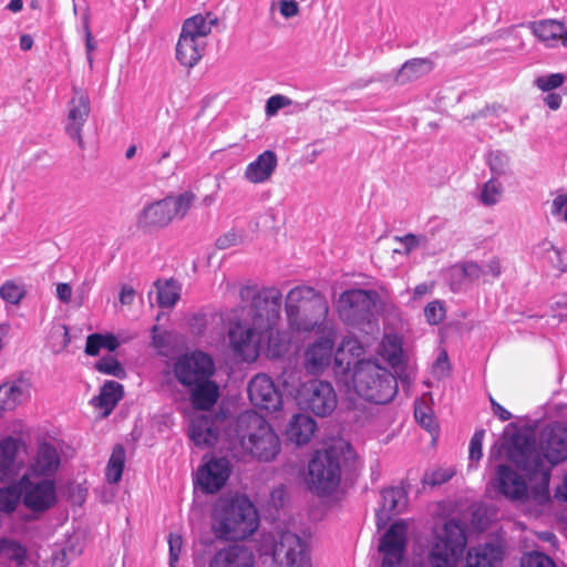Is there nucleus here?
<instances>
[{"label": "nucleus", "instance_id": "obj_1", "mask_svg": "<svg viewBox=\"0 0 567 567\" xmlns=\"http://www.w3.org/2000/svg\"><path fill=\"white\" fill-rule=\"evenodd\" d=\"M491 458H504L509 464H499L488 488L516 502L519 509L533 518L549 513V466L542 461L534 462L528 447V437L514 424H508L499 445H494Z\"/></svg>", "mask_w": 567, "mask_h": 567}, {"label": "nucleus", "instance_id": "obj_2", "mask_svg": "<svg viewBox=\"0 0 567 567\" xmlns=\"http://www.w3.org/2000/svg\"><path fill=\"white\" fill-rule=\"evenodd\" d=\"M281 295L271 289L258 296L249 306L235 311L228 331L234 353L246 362H254L262 352L268 358H281L298 350V334L280 332L275 326L280 315Z\"/></svg>", "mask_w": 567, "mask_h": 567}, {"label": "nucleus", "instance_id": "obj_3", "mask_svg": "<svg viewBox=\"0 0 567 567\" xmlns=\"http://www.w3.org/2000/svg\"><path fill=\"white\" fill-rule=\"evenodd\" d=\"M363 348L358 339L347 337L336 354V374L348 400L357 405V398L383 404L396 394V381L372 360H358Z\"/></svg>", "mask_w": 567, "mask_h": 567}, {"label": "nucleus", "instance_id": "obj_4", "mask_svg": "<svg viewBox=\"0 0 567 567\" xmlns=\"http://www.w3.org/2000/svg\"><path fill=\"white\" fill-rule=\"evenodd\" d=\"M258 526V512L246 496L220 497L216 501L212 529L218 538L241 540L252 535Z\"/></svg>", "mask_w": 567, "mask_h": 567}, {"label": "nucleus", "instance_id": "obj_5", "mask_svg": "<svg viewBox=\"0 0 567 567\" xmlns=\"http://www.w3.org/2000/svg\"><path fill=\"white\" fill-rule=\"evenodd\" d=\"M286 312L289 329L299 337L331 327L327 322L328 301L311 287L299 286L291 289L286 298Z\"/></svg>", "mask_w": 567, "mask_h": 567}, {"label": "nucleus", "instance_id": "obj_6", "mask_svg": "<svg viewBox=\"0 0 567 567\" xmlns=\"http://www.w3.org/2000/svg\"><path fill=\"white\" fill-rule=\"evenodd\" d=\"M355 460V452L342 437L333 439L323 451H318L309 463V485L319 495L333 492L340 482L341 465Z\"/></svg>", "mask_w": 567, "mask_h": 567}, {"label": "nucleus", "instance_id": "obj_7", "mask_svg": "<svg viewBox=\"0 0 567 567\" xmlns=\"http://www.w3.org/2000/svg\"><path fill=\"white\" fill-rule=\"evenodd\" d=\"M236 435L243 451L260 462H270L280 452L278 435L255 411H246L239 415Z\"/></svg>", "mask_w": 567, "mask_h": 567}, {"label": "nucleus", "instance_id": "obj_8", "mask_svg": "<svg viewBox=\"0 0 567 567\" xmlns=\"http://www.w3.org/2000/svg\"><path fill=\"white\" fill-rule=\"evenodd\" d=\"M216 23L217 18L210 12L198 13L184 21L176 44V59L182 65L193 68L200 61L206 49V38Z\"/></svg>", "mask_w": 567, "mask_h": 567}, {"label": "nucleus", "instance_id": "obj_9", "mask_svg": "<svg viewBox=\"0 0 567 567\" xmlns=\"http://www.w3.org/2000/svg\"><path fill=\"white\" fill-rule=\"evenodd\" d=\"M466 545L462 525L454 520L436 526L427 557L430 567H460Z\"/></svg>", "mask_w": 567, "mask_h": 567}, {"label": "nucleus", "instance_id": "obj_10", "mask_svg": "<svg viewBox=\"0 0 567 567\" xmlns=\"http://www.w3.org/2000/svg\"><path fill=\"white\" fill-rule=\"evenodd\" d=\"M196 200V195L185 190L146 205L138 214L137 223L143 228H161L174 219L184 218Z\"/></svg>", "mask_w": 567, "mask_h": 567}, {"label": "nucleus", "instance_id": "obj_11", "mask_svg": "<svg viewBox=\"0 0 567 567\" xmlns=\"http://www.w3.org/2000/svg\"><path fill=\"white\" fill-rule=\"evenodd\" d=\"M336 307L344 320L357 324L367 322L372 326V329H375L377 292L362 289L344 291L338 298Z\"/></svg>", "mask_w": 567, "mask_h": 567}, {"label": "nucleus", "instance_id": "obj_12", "mask_svg": "<svg viewBox=\"0 0 567 567\" xmlns=\"http://www.w3.org/2000/svg\"><path fill=\"white\" fill-rule=\"evenodd\" d=\"M22 504L31 513L41 515L58 503L55 478H42L23 474L20 478Z\"/></svg>", "mask_w": 567, "mask_h": 567}, {"label": "nucleus", "instance_id": "obj_13", "mask_svg": "<svg viewBox=\"0 0 567 567\" xmlns=\"http://www.w3.org/2000/svg\"><path fill=\"white\" fill-rule=\"evenodd\" d=\"M293 396L301 410L310 411L318 416L330 414L337 406V394L332 385L318 379L302 383Z\"/></svg>", "mask_w": 567, "mask_h": 567}, {"label": "nucleus", "instance_id": "obj_14", "mask_svg": "<svg viewBox=\"0 0 567 567\" xmlns=\"http://www.w3.org/2000/svg\"><path fill=\"white\" fill-rule=\"evenodd\" d=\"M272 558L276 567H311L308 545L291 532H284L275 542Z\"/></svg>", "mask_w": 567, "mask_h": 567}, {"label": "nucleus", "instance_id": "obj_15", "mask_svg": "<svg viewBox=\"0 0 567 567\" xmlns=\"http://www.w3.org/2000/svg\"><path fill=\"white\" fill-rule=\"evenodd\" d=\"M316 333L318 337L308 344L303 352V365L310 373L324 371L331 364L333 355L337 354L334 353L336 330L333 327H323Z\"/></svg>", "mask_w": 567, "mask_h": 567}, {"label": "nucleus", "instance_id": "obj_16", "mask_svg": "<svg viewBox=\"0 0 567 567\" xmlns=\"http://www.w3.org/2000/svg\"><path fill=\"white\" fill-rule=\"evenodd\" d=\"M173 371L178 382L187 388L204 378L213 377L215 364L208 354L194 351L178 357Z\"/></svg>", "mask_w": 567, "mask_h": 567}, {"label": "nucleus", "instance_id": "obj_17", "mask_svg": "<svg viewBox=\"0 0 567 567\" xmlns=\"http://www.w3.org/2000/svg\"><path fill=\"white\" fill-rule=\"evenodd\" d=\"M528 447L532 452L534 462L542 461L551 466L565 458H567V427L559 424L546 427L542 433V449L544 457L534 449L533 444L528 441Z\"/></svg>", "mask_w": 567, "mask_h": 567}, {"label": "nucleus", "instance_id": "obj_18", "mask_svg": "<svg viewBox=\"0 0 567 567\" xmlns=\"http://www.w3.org/2000/svg\"><path fill=\"white\" fill-rule=\"evenodd\" d=\"M91 114V101L86 92L73 89L72 96L66 104L64 131L70 138L83 147L82 130Z\"/></svg>", "mask_w": 567, "mask_h": 567}, {"label": "nucleus", "instance_id": "obj_19", "mask_svg": "<svg viewBox=\"0 0 567 567\" xmlns=\"http://www.w3.org/2000/svg\"><path fill=\"white\" fill-rule=\"evenodd\" d=\"M40 560L38 549L13 536L0 534V567H40Z\"/></svg>", "mask_w": 567, "mask_h": 567}, {"label": "nucleus", "instance_id": "obj_20", "mask_svg": "<svg viewBox=\"0 0 567 567\" xmlns=\"http://www.w3.org/2000/svg\"><path fill=\"white\" fill-rule=\"evenodd\" d=\"M231 465L226 457L203 458L195 474V484L207 494L217 493L228 481Z\"/></svg>", "mask_w": 567, "mask_h": 567}, {"label": "nucleus", "instance_id": "obj_21", "mask_svg": "<svg viewBox=\"0 0 567 567\" xmlns=\"http://www.w3.org/2000/svg\"><path fill=\"white\" fill-rule=\"evenodd\" d=\"M408 525L394 523L381 539L379 550L383 554L382 567H405L403 559Z\"/></svg>", "mask_w": 567, "mask_h": 567}, {"label": "nucleus", "instance_id": "obj_22", "mask_svg": "<svg viewBox=\"0 0 567 567\" xmlns=\"http://www.w3.org/2000/svg\"><path fill=\"white\" fill-rule=\"evenodd\" d=\"M248 395L250 402L260 410L274 412L282 406L281 393L267 374H257L251 379Z\"/></svg>", "mask_w": 567, "mask_h": 567}, {"label": "nucleus", "instance_id": "obj_23", "mask_svg": "<svg viewBox=\"0 0 567 567\" xmlns=\"http://www.w3.org/2000/svg\"><path fill=\"white\" fill-rule=\"evenodd\" d=\"M60 464L61 454L56 443L42 442L39 444L37 453L30 461L24 474L42 478H54Z\"/></svg>", "mask_w": 567, "mask_h": 567}, {"label": "nucleus", "instance_id": "obj_24", "mask_svg": "<svg viewBox=\"0 0 567 567\" xmlns=\"http://www.w3.org/2000/svg\"><path fill=\"white\" fill-rule=\"evenodd\" d=\"M32 382L30 378L19 375L0 384V410L14 411L31 399Z\"/></svg>", "mask_w": 567, "mask_h": 567}, {"label": "nucleus", "instance_id": "obj_25", "mask_svg": "<svg viewBox=\"0 0 567 567\" xmlns=\"http://www.w3.org/2000/svg\"><path fill=\"white\" fill-rule=\"evenodd\" d=\"M504 555L502 540L472 546L466 553L464 567H501Z\"/></svg>", "mask_w": 567, "mask_h": 567}, {"label": "nucleus", "instance_id": "obj_26", "mask_svg": "<svg viewBox=\"0 0 567 567\" xmlns=\"http://www.w3.org/2000/svg\"><path fill=\"white\" fill-rule=\"evenodd\" d=\"M277 167V154L274 151L267 150L246 165L243 177L252 185L266 184L271 181Z\"/></svg>", "mask_w": 567, "mask_h": 567}, {"label": "nucleus", "instance_id": "obj_27", "mask_svg": "<svg viewBox=\"0 0 567 567\" xmlns=\"http://www.w3.org/2000/svg\"><path fill=\"white\" fill-rule=\"evenodd\" d=\"M529 29L546 48L558 45L567 48V24L558 20L545 19L532 22Z\"/></svg>", "mask_w": 567, "mask_h": 567}, {"label": "nucleus", "instance_id": "obj_28", "mask_svg": "<svg viewBox=\"0 0 567 567\" xmlns=\"http://www.w3.org/2000/svg\"><path fill=\"white\" fill-rule=\"evenodd\" d=\"M188 436L199 447L213 446L219 437L217 420L194 415L189 420Z\"/></svg>", "mask_w": 567, "mask_h": 567}, {"label": "nucleus", "instance_id": "obj_29", "mask_svg": "<svg viewBox=\"0 0 567 567\" xmlns=\"http://www.w3.org/2000/svg\"><path fill=\"white\" fill-rule=\"evenodd\" d=\"M189 389V399L194 409L200 411L210 410L219 399V386L212 377L204 378L200 381L187 386Z\"/></svg>", "mask_w": 567, "mask_h": 567}, {"label": "nucleus", "instance_id": "obj_30", "mask_svg": "<svg viewBox=\"0 0 567 567\" xmlns=\"http://www.w3.org/2000/svg\"><path fill=\"white\" fill-rule=\"evenodd\" d=\"M208 567H255L252 554L241 546L219 549L210 558Z\"/></svg>", "mask_w": 567, "mask_h": 567}, {"label": "nucleus", "instance_id": "obj_31", "mask_svg": "<svg viewBox=\"0 0 567 567\" xmlns=\"http://www.w3.org/2000/svg\"><path fill=\"white\" fill-rule=\"evenodd\" d=\"M382 504L377 512V524L379 528L386 525L391 515L401 513L406 506V495L402 488L391 487L382 492Z\"/></svg>", "mask_w": 567, "mask_h": 567}, {"label": "nucleus", "instance_id": "obj_32", "mask_svg": "<svg viewBox=\"0 0 567 567\" xmlns=\"http://www.w3.org/2000/svg\"><path fill=\"white\" fill-rule=\"evenodd\" d=\"M317 430L316 421L306 414H296L286 429L287 439L297 444L305 445L310 442Z\"/></svg>", "mask_w": 567, "mask_h": 567}, {"label": "nucleus", "instance_id": "obj_33", "mask_svg": "<svg viewBox=\"0 0 567 567\" xmlns=\"http://www.w3.org/2000/svg\"><path fill=\"white\" fill-rule=\"evenodd\" d=\"M123 385L116 381H107L101 388L100 394L92 399L95 408L102 410L104 416L109 415L123 398Z\"/></svg>", "mask_w": 567, "mask_h": 567}, {"label": "nucleus", "instance_id": "obj_34", "mask_svg": "<svg viewBox=\"0 0 567 567\" xmlns=\"http://www.w3.org/2000/svg\"><path fill=\"white\" fill-rule=\"evenodd\" d=\"M534 256L544 260L559 271H567V247H555L550 241H543L534 248Z\"/></svg>", "mask_w": 567, "mask_h": 567}, {"label": "nucleus", "instance_id": "obj_35", "mask_svg": "<svg viewBox=\"0 0 567 567\" xmlns=\"http://www.w3.org/2000/svg\"><path fill=\"white\" fill-rule=\"evenodd\" d=\"M130 339L131 337H123L120 339L118 336L113 333H93L86 339L85 353L94 357L99 354L101 349L114 351Z\"/></svg>", "mask_w": 567, "mask_h": 567}, {"label": "nucleus", "instance_id": "obj_36", "mask_svg": "<svg viewBox=\"0 0 567 567\" xmlns=\"http://www.w3.org/2000/svg\"><path fill=\"white\" fill-rule=\"evenodd\" d=\"M379 354L392 367L401 362L402 338L396 333H386L380 344Z\"/></svg>", "mask_w": 567, "mask_h": 567}, {"label": "nucleus", "instance_id": "obj_37", "mask_svg": "<svg viewBox=\"0 0 567 567\" xmlns=\"http://www.w3.org/2000/svg\"><path fill=\"white\" fill-rule=\"evenodd\" d=\"M432 70V63L426 59H413L405 62L399 70L396 82L403 84L416 80Z\"/></svg>", "mask_w": 567, "mask_h": 567}, {"label": "nucleus", "instance_id": "obj_38", "mask_svg": "<svg viewBox=\"0 0 567 567\" xmlns=\"http://www.w3.org/2000/svg\"><path fill=\"white\" fill-rule=\"evenodd\" d=\"M22 502V491L19 480L0 487V513L10 515Z\"/></svg>", "mask_w": 567, "mask_h": 567}, {"label": "nucleus", "instance_id": "obj_39", "mask_svg": "<svg viewBox=\"0 0 567 567\" xmlns=\"http://www.w3.org/2000/svg\"><path fill=\"white\" fill-rule=\"evenodd\" d=\"M156 287V300L159 307L171 308L174 307L181 297V286L177 281L158 280Z\"/></svg>", "mask_w": 567, "mask_h": 567}, {"label": "nucleus", "instance_id": "obj_40", "mask_svg": "<svg viewBox=\"0 0 567 567\" xmlns=\"http://www.w3.org/2000/svg\"><path fill=\"white\" fill-rule=\"evenodd\" d=\"M81 553L78 538H69L63 545H56L52 554V567H68L70 561Z\"/></svg>", "mask_w": 567, "mask_h": 567}, {"label": "nucleus", "instance_id": "obj_41", "mask_svg": "<svg viewBox=\"0 0 567 567\" xmlns=\"http://www.w3.org/2000/svg\"><path fill=\"white\" fill-rule=\"evenodd\" d=\"M125 450L122 445L114 446L112 454L105 467V478L110 484H116L121 481L125 466Z\"/></svg>", "mask_w": 567, "mask_h": 567}, {"label": "nucleus", "instance_id": "obj_42", "mask_svg": "<svg viewBox=\"0 0 567 567\" xmlns=\"http://www.w3.org/2000/svg\"><path fill=\"white\" fill-rule=\"evenodd\" d=\"M21 442L13 437H7L0 442V472L3 475L12 472L17 453Z\"/></svg>", "mask_w": 567, "mask_h": 567}, {"label": "nucleus", "instance_id": "obj_43", "mask_svg": "<svg viewBox=\"0 0 567 567\" xmlns=\"http://www.w3.org/2000/svg\"><path fill=\"white\" fill-rule=\"evenodd\" d=\"M503 194L502 182L497 177H491L482 185L478 199L484 206H494L501 202Z\"/></svg>", "mask_w": 567, "mask_h": 567}, {"label": "nucleus", "instance_id": "obj_44", "mask_svg": "<svg viewBox=\"0 0 567 567\" xmlns=\"http://www.w3.org/2000/svg\"><path fill=\"white\" fill-rule=\"evenodd\" d=\"M27 289L21 280H6L0 286V297L9 305L18 306L25 297Z\"/></svg>", "mask_w": 567, "mask_h": 567}, {"label": "nucleus", "instance_id": "obj_45", "mask_svg": "<svg viewBox=\"0 0 567 567\" xmlns=\"http://www.w3.org/2000/svg\"><path fill=\"white\" fill-rule=\"evenodd\" d=\"M486 161L492 174L494 175L493 177L504 176L509 172L511 158L502 151L489 152Z\"/></svg>", "mask_w": 567, "mask_h": 567}, {"label": "nucleus", "instance_id": "obj_46", "mask_svg": "<svg viewBox=\"0 0 567 567\" xmlns=\"http://www.w3.org/2000/svg\"><path fill=\"white\" fill-rule=\"evenodd\" d=\"M549 214L555 220L567 223V192L557 190L553 194L549 202Z\"/></svg>", "mask_w": 567, "mask_h": 567}, {"label": "nucleus", "instance_id": "obj_47", "mask_svg": "<svg viewBox=\"0 0 567 567\" xmlns=\"http://www.w3.org/2000/svg\"><path fill=\"white\" fill-rule=\"evenodd\" d=\"M396 246L393 254L409 255L411 251L425 246V237L416 236L413 234L405 235L404 237L395 238Z\"/></svg>", "mask_w": 567, "mask_h": 567}, {"label": "nucleus", "instance_id": "obj_48", "mask_svg": "<svg viewBox=\"0 0 567 567\" xmlns=\"http://www.w3.org/2000/svg\"><path fill=\"white\" fill-rule=\"evenodd\" d=\"M414 414L421 426L426 429L431 434L436 433L437 425L432 410L423 401L416 403Z\"/></svg>", "mask_w": 567, "mask_h": 567}, {"label": "nucleus", "instance_id": "obj_49", "mask_svg": "<svg viewBox=\"0 0 567 567\" xmlns=\"http://www.w3.org/2000/svg\"><path fill=\"white\" fill-rule=\"evenodd\" d=\"M446 316V308L443 301L433 300L424 308V317L429 324L436 326L441 323Z\"/></svg>", "mask_w": 567, "mask_h": 567}, {"label": "nucleus", "instance_id": "obj_50", "mask_svg": "<svg viewBox=\"0 0 567 567\" xmlns=\"http://www.w3.org/2000/svg\"><path fill=\"white\" fill-rule=\"evenodd\" d=\"M566 81V75L563 73H550L537 76L534 84L537 89L543 92H550L555 89L560 87Z\"/></svg>", "mask_w": 567, "mask_h": 567}, {"label": "nucleus", "instance_id": "obj_51", "mask_svg": "<svg viewBox=\"0 0 567 567\" xmlns=\"http://www.w3.org/2000/svg\"><path fill=\"white\" fill-rule=\"evenodd\" d=\"M95 368L97 371L104 374L113 375L116 378H124L125 377V370L121 365V363L113 357H104L100 359Z\"/></svg>", "mask_w": 567, "mask_h": 567}, {"label": "nucleus", "instance_id": "obj_52", "mask_svg": "<svg viewBox=\"0 0 567 567\" xmlns=\"http://www.w3.org/2000/svg\"><path fill=\"white\" fill-rule=\"evenodd\" d=\"M270 11H278L285 19H291L299 14L300 7L296 0H272Z\"/></svg>", "mask_w": 567, "mask_h": 567}, {"label": "nucleus", "instance_id": "obj_53", "mask_svg": "<svg viewBox=\"0 0 567 567\" xmlns=\"http://www.w3.org/2000/svg\"><path fill=\"white\" fill-rule=\"evenodd\" d=\"M455 471L453 467H440L427 472L424 475V483L429 485H439L453 477Z\"/></svg>", "mask_w": 567, "mask_h": 567}, {"label": "nucleus", "instance_id": "obj_54", "mask_svg": "<svg viewBox=\"0 0 567 567\" xmlns=\"http://www.w3.org/2000/svg\"><path fill=\"white\" fill-rule=\"evenodd\" d=\"M291 104H292V101L285 95H281V94L272 95L266 102V106H265L266 116L274 117L275 115H277V113L281 109L290 106Z\"/></svg>", "mask_w": 567, "mask_h": 567}, {"label": "nucleus", "instance_id": "obj_55", "mask_svg": "<svg viewBox=\"0 0 567 567\" xmlns=\"http://www.w3.org/2000/svg\"><path fill=\"white\" fill-rule=\"evenodd\" d=\"M522 567H556L554 561L542 553H529L522 558Z\"/></svg>", "mask_w": 567, "mask_h": 567}, {"label": "nucleus", "instance_id": "obj_56", "mask_svg": "<svg viewBox=\"0 0 567 567\" xmlns=\"http://www.w3.org/2000/svg\"><path fill=\"white\" fill-rule=\"evenodd\" d=\"M169 546V567H177L179 556L183 548V538L178 534H169L168 536Z\"/></svg>", "mask_w": 567, "mask_h": 567}, {"label": "nucleus", "instance_id": "obj_57", "mask_svg": "<svg viewBox=\"0 0 567 567\" xmlns=\"http://www.w3.org/2000/svg\"><path fill=\"white\" fill-rule=\"evenodd\" d=\"M484 440V431L476 432L470 442V461L471 465L476 464L482 458V446Z\"/></svg>", "mask_w": 567, "mask_h": 567}, {"label": "nucleus", "instance_id": "obj_58", "mask_svg": "<svg viewBox=\"0 0 567 567\" xmlns=\"http://www.w3.org/2000/svg\"><path fill=\"white\" fill-rule=\"evenodd\" d=\"M462 271H463L464 276L466 278H468L470 280L483 279L484 281H486L484 272H483V267L480 266L477 262L467 261V262L463 264Z\"/></svg>", "mask_w": 567, "mask_h": 567}, {"label": "nucleus", "instance_id": "obj_59", "mask_svg": "<svg viewBox=\"0 0 567 567\" xmlns=\"http://www.w3.org/2000/svg\"><path fill=\"white\" fill-rule=\"evenodd\" d=\"M483 267V272L485 276V280H488V277L497 278L501 275L502 266L498 258L494 257L488 260Z\"/></svg>", "mask_w": 567, "mask_h": 567}, {"label": "nucleus", "instance_id": "obj_60", "mask_svg": "<svg viewBox=\"0 0 567 567\" xmlns=\"http://www.w3.org/2000/svg\"><path fill=\"white\" fill-rule=\"evenodd\" d=\"M96 41L91 34L89 25H85V50H86V59L90 68H93V52L96 50Z\"/></svg>", "mask_w": 567, "mask_h": 567}, {"label": "nucleus", "instance_id": "obj_61", "mask_svg": "<svg viewBox=\"0 0 567 567\" xmlns=\"http://www.w3.org/2000/svg\"><path fill=\"white\" fill-rule=\"evenodd\" d=\"M55 292H56V298L62 303L68 305V303L71 302L73 290H72V287L69 284H66V282L58 284Z\"/></svg>", "mask_w": 567, "mask_h": 567}, {"label": "nucleus", "instance_id": "obj_62", "mask_svg": "<svg viewBox=\"0 0 567 567\" xmlns=\"http://www.w3.org/2000/svg\"><path fill=\"white\" fill-rule=\"evenodd\" d=\"M556 316L567 320V296H559L551 302Z\"/></svg>", "mask_w": 567, "mask_h": 567}, {"label": "nucleus", "instance_id": "obj_63", "mask_svg": "<svg viewBox=\"0 0 567 567\" xmlns=\"http://www.w3.org/2000/svg\"><path fill=\"white\" fill-rule=\"evenodd\" d=\"M434 373L439 377H442V374H445L449 370V362H447V354L446 352H440L437 355V359L433 365Z\"/></svg>", "mask_w": 567, "mask_h": 567}, {"label": "nucleus", "instance_id": "obj_64", "mask_svg": "<svg viewBox=\"0 0 567 567\" xmlns=\"http://www.w3.org/2000/svg\"><path fill=\"white\" fill-rule=\"evenodd\" d=\"M153 346L157 349L164 348L167 344L168 334L163 331L161 332L157 326L152 329Z\"/></svg>", "mask_w": 567, "mask_h": 567}]
</instances>
